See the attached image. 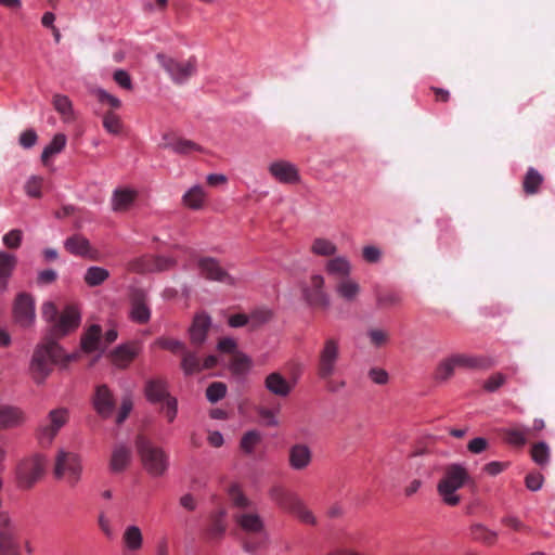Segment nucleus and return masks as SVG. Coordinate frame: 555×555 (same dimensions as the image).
<instances>
[{
	"label": "nucleus",
	"instance_id": "dca6fc26",
	"mask_svg": "<svg viewBox=\"0 0 555 555\" xmlns=\"http://www.w3.org/2000/svg\"><path fill=\"white\" fill-rule=\"evenodd\" d=\"M268 170L280 183L296 184L300 181L298 168L287 160H275L269 165Z\"/></svg>",
	"mask_w": 555,
	"mask_h": 555
},
{
	"label": "nucleus",
	"instance_id": "052dcab7",
	"mask_svg": "<svg viewBox=\"0 0 555 555\" xmlns=\"http://www.w3.org/2000/svg\"><path fill=\"white\" fill-rule=\"evenodd\" d=\"M362 257L369 263H376L380 260L382 251L376 246H365L362 250Z\"/></svg>",
	"mask_w": 555,
	"mask_h": 555
},
{
	"label": "nucleus",
	"instance_id": "a18cd8bd",
	"mask_svg": "<svg viewBox=\"0 0 555 555\" xmlns=\"http://www.w3.org/2000/svg\"><path fill=\"white\" fill-rule=\"evenodd\" d=\"M366 335L371 345L376 348L387 345L390 338L388 331L378 327L370 328Z\"/></svg>",
	"mask_w": 555,
	"mask_h": 555
},
{
	"label": "nucleus",
	"instance_id": "a878e982",
	"mask_svg": "<svg viewBox=\"0 0 555 555\" xmlns=\"http://www.w3.org/2000/svg\"><path fill=\"white\" fill-rule=\"evenodd\" d=\"M137 192L130 189H116L112 196V209L115 212H125L130 209L137 198Z\"/></svg>",
	"mask_w": 555,
	"mask_h": 555
},
{
	"label": "nucleus",
	"instance_id": "8fccbe9b",
	"mask_svg": "<svg viewBox=\"0 0 555 555\" xmlns=\"http://www.w3.org/2000/svg\"><path fill=\"white\" fill-rule=\"evenodd\" d=\"M224 515L225 513L223 511H220L218 514L214 515L211 519V524L209 527V534L211 538H220L225 531V524H224Z\"/></svg>",
	"mask_w": 555,
	"mask_h": 555
},
{
	"label": "nucleus",
	"instance_id": "423d86ee",
	"mask_svg": "<svg viewBox=\"0 0 555 555\" xmlns=\"http://www.w3.org/2000/svg\"><path fill=\"white\" fill-rule=\"evenodd\" d=\"M82 462L78 453L59 450L53 466V476L57 480H64L69 487H76L81 480Z\"/></svg>",
	"mask_w": 555,
	"mask_h": 555
},
{
	"label": "nucleus",
	"instance_id": "864d4df0",
	"mask_svg": "<svg viewBox=\"0 0 555 555\" xmlns=\"http://www.w3.org/2000/svg\"><path fill=\"white\" fill-rule=\"evenodd\" d=\"M472 537L475 540L485 542V543H492L494 542L496 538V533L493 531L488 530L481 525H476L472 528Z\"/></svg>",
	"mask_w": 555,
	"mask_h": 555
},
{
	"label": "nucleus",
	"instance_id": "3c124183",
	"mask_svg": "<svg viewBox=\"0 0 555 555\" xmlns=\"http://www.w3.org/2000/svg\"><path fill=\"white\" fill-rule=\"evenodd\" d=\"M160 412L165 415L168 423H172L178 415V400L175 397L167 398L162 402Z\"/></svg>",
	"mask_w": 555,
	"mask_h": 555
},
{
	"label": "nucleus",
	"instance_id": "5701e85b",
	"mask_svg": "<svg viewBox=\"0 0 555 555\" xmlns=\"http://www.w3.org/2000/svg\"><path fill=\"white\" fill-rule=\"evenodd\" d=\"M145 396L152 403H162L172 397L168 392L167 383L160 378L149 379L145 384Z\"/></svg>",
	"mask_w": 555,
	"mask_h": 555
},
{
	"label": "nucleus",
	"instance_id": "c9c22d12",
	"mask_svg": "<svg viewBox=\"0 0 555 555\" xmlns=\"http://www.w3.org/2000/svg\"><path fill=\"white\" fill-rule=\"evenodd\" d=\"M108 278L109 272L101 267H90L85 273V282L91 287L103 284Z\"/></svg>",
	"mask_w": 555,
	"mask_h": 555
},
{
	"label": "nucleus",
	"instance_id": "2eb2a0df",
	"mask_svg": "<svg viewBox=\"0 0 555 555\" xmlns=\"http://www.w3.org/2000/svg\"><path fill=\"white\" fill-rule=\"evenodd\" d=\"M130 319L139 324H146L151 319V308L147 295L142 289H135L130 298Z\"/></svg>",
	"mask_w": 555,
	"mask_h": 555
},
{
	"label": "nucleus",
	"instance_id": "39448f33",
	"mask_svg": "<svg viewBox=\"0 0 555 555\" xmlns=\"http://www.w3.org/2000/svg\"><path fill=\"white\" fill-rule=\"evenodd\" d=\"M138 453L144 469L154 477L163 476L169 467V457L164 449L153 444L144 436L135 440Z\"/></svg>",
	"mask_w": 555,
	"mask_h": 555
},
{
	"label": "nucleus",
	"instance_id": "7ed1b4c3",
	"mask_svg": "<svg viewBox=\"0 0 555 555\" xmlns=\"http://www.w3.org/2000/svg\"><path fill=\"white\" fill-rule=\"evenodd\" d=\"M269 498L278 505V507L286 513L292 514L300 522L310 526L317 525V518L314 514L311 509L308 508L306 503L297 493L287 490L281 485H274L269 490Z\"/></svg>",
	"mask_w": 555,
	"mask_h": 555
},
{
	"label": "nucleus",
	"instance_id": "9b49d317",
	"mask_svg": "<svg viewBox=\"0 0 555 555\" xmlns=\"http://www.w3.org/2000/svg\"><path fill=\"white\" fill-rule=\"evenodd\" d=\"M325 280L320 274H313L309 284L302 288L306 301L313 308L327 310L331 306L330 295L325 292Z\"/></svg>",
	"mask_w": 555,
	"mask_h": 555
},
{
	"label": "nucleus",
	"instance_id": "4be33fe9",
	"mask_svg": "<svg viewBox=\"0 0 555 555\" xmlns=\"http://www.w3.org/2000/svg\"><path fill=\"white\" fill-rule=\"evenodd\" d=\"M264 387L272 395L284 398L292 392L294 385L283 377L281 373L272 372L266 377Z\"/></svg>",
	"mask_w": 555,
	"mask_h": 555
},
{
	"label": "nucleus",
	"instance_id": "393cba45",
	"mask_svg": "<svg viewBox=\"0 0 555 555\" xmlns=\"http://www.w3.org/2000/svg\"><path fill=\"white\" fill-rule=\"evenodd\" d=\"M334 289L336 295L346 302L356 301L361 292L360 284L350 278L339 279Z\"/></svg>",
	"mask_w": 555,
	"mask_h": 555
},
{
	"label": "nucleus",
	"instance_id": "bb28decb",
	"mask_svg": "<svg viewBox=\"0 0 555 555\" xmlns=\"http://www.w3.org/2000/svg\"><path fill=\"white\" fill-rule=\"evenodd\" d=\"M139 346L135 343H128L117 347L112 353V362L119 366L126 367L138 354Z\"/></svg>",
	"mask_w": 555,
	"mask_h": 555
},
{
	"label": "nucleus",
	"instance_id": "f03ea898",
	"mask_svg": "<svg viewBox=\"0 0 555 555\" xmlns=\"http://www.w3.org/2000/svg\"><path fill=\"white\" fill-rule=\"evenodd\" d=\"M340 359V341L336 337H327L321 345L317 357V375L325 383V387L331 392H336L345 387L344 382H335L334 375L338 370Z\"/></svg>",
	"mask_w": 555,
	"mask_h": 555
},
{
	"label": "nucleus",
	"instance_id": "e433bc0d",
	"mask_svg": "<svg viewBox=\"0 0 555 555\" xmlns=\"http://www.w3.org/2000/svg\"><path fill=\"white\" fill-rule=\"evenodd\" d=\"M248 315L250 320L249 330L256 331L272 319L273 312L268 308H257Z\"/></svg>",
	"mask_w": 555,
	"mask_h": 555
},
{
	"label": "nucleus",
	"instance_id": "13d9d810",
	"mask_svg": "<svg viewBox=\"0 0 555 555\" xmlns=\"http://www.w3.org/2000/svg\"><path fill=\"white\" fill-rule=\"evenodd\" d=\"M525 482H526V487L530 491L535 492L542 488L543 482H544V477L540 473H530L526 476Z\"/></svg>",
	"mask_w": 555,
	"mask_h": 555
},
{
	"label": "nucleus",
	"instance_id": "774afa93",
	"mask_svg": "<svg viewBox=\"0 0 555 555\" xmlns=\"http://www.w3.org/2000/svg\"><path fill=\"white\" fill-rule=\"evenodd\" d=\"M505 382V376L501 373H496L489 377L485 383L486 390L493 392L499 389Z\"/></svg>",
	"mask_w": 555,
	"mask_h": 555
},
{
	"label": "nucleus",
	"instance_id": "4c0bfd02",
	"mask_svg": "<svg viewBox=\"0 0 555 555\" xmlns=\"http://www.w3.org/2000/svg\"><path fill=\"white\" fill-rule=\"evenodd\" d=\"M437 491L447 505H451V466L443 468V477L437 485Z\"/></svg>",
	"mask_w": 555,
	"mask_h": 555
},
{
	"label": "nucleus",
	"instance_id": "1a4fd4ad",
	"mask_svg": "<svg viewBox=\"0 0 555 555\" xmlns=\"http://www.w3.org/2000/svg\"><path fill=\"white\" fill-rule=\"evenodd\" d=\"M176 258L164 255H144L128 263V270L134 273L165 272L176 268Z\"/></svg>",
	"mask_w": 555,
	"mask_h": 555
},
{
	"label": "nucleus",
	"instance_id": "79ce46f5",
	"mask_svg": "<svg viewBox=\"0 0 555 555\" xmlns=\"http://www.w3.org/2000/svg\"><path fill=\"white\" fill-rule=\"evenodd\" d=\"M543 181L542 176L533 168H529L524 180V190L527 194H534L538 192Z\"/></svg>",
	"mask_w": 555,
	"mask_h": 555
},
{
	"label": "nucleus",
	"instance_id": "37998d69",
	"mask_svg": "<svg viewBox=\"0 0 555 555\" xmlns=\"http://www.w3.org/2000/svg\"><path fill=\"white\" fill-rule=\"evenodd\" d=\"M16 257L7 251H0V280H5L11 275L12 270L16 266Z\"/></svg>",
	"mask_w": 555,
	"mask_h": 555
},
{
	"label": "nucleus",
	"instance_id": "680f3d73",
	"mask_svg": "<svg viewBox=\"0 0 555 555\" xmlns=\"http://www.w3.org/2000/svg\"><path fill=\"white\" fill-rule=\"evenodd\" d=\"M38 135L35 130L27 129L20 135V144L24 149L33 147L37 142Z\"/></svg>",
	"mask_w": 555,
	"mask_h": 555
},
{
	"label": "nucleus",
	"instance_id": "49530a36",
	"mask_svg": "<svg viewBox=\"0 0 555 555\" xmlns=\"http://www.w3.org/2000/svg\"><path fill=\"white\" fill-rule=\"evenodd\" d=\"M261 441V434L258 430H249L241 439V448L245 453H253L256 446Z\"/></svg>",
	"mask_w": 555,
	"mask_h": 555
},
{
	"label": "nucleus",
	"instance_id": "9d476101",
	"mask_svg": "<svg viewBox=\"0 0 555 555\" xmlns=\"http://www.w3.org/2000/svg\"><path fill=\"white\" fill-rule=\"evenodd\" d=\"M46 472V460L40 455L23 461L17 467V481L24 489L31 488Z\"/></svg>",
	"mask_w": 555,
	"mask_h": 555
},
{
	"label": "nucleus",
	"instance_id": "a211bd4d",
	"mask_svg": "<svg viewBox=\"0 0 555 555\" xmlns=\"http://www.w3.org/2000/svg\"><path fill=\"white\" fill-rule=\"evenodd\" d=\"M92 403L94 410L101 417L107 418L112 415L115 408V401L113 393L106 385H100L95 388Z\"/></svg>",
	"mask_w": 555,
	"mask_h": 555
},
{
	"label": "nucleus",
	"instance_id": "ea45409f",
	"mask_svg": "<svg viewBox=\"0 0 555 555\" xmlns=\"http://www.w3.org/2000/svg\"><path fill=\"white\" fill-rule=\"evenodd\" d=\"M66 145V135L63 133H57L53 137L52 141L44 147L41 159L43 163L53 156L54 154L60 153Z\"/></svg>",
	"mask_w": 555,
	"mask_h": 555
},
{
	"label": "nucleus",
	"instance_id": "c756f323",
	"mask_svg": "<svg viewBox=\"0 0 555 555\" xmlns=\"http://www.w3.org/2000/svg\"><path fill=\"white\" fill-rule=\"evenodd\" d=\"M325 270L330 275L336 276L338 280L346 279L351 273V264L346 257L338 256L326 262Z\"/></svg>",
	"mask_w": 555,
	"mask_h": 555
},
{
	"label": "nucleus",
	"instance_id": "0e129e2a",
	"mask_svg": "<svg viewBox=\"0 0 555 555\" xmlns=\"http://www.w3.org/2000/svg\"><path fill=\"white\" fill-rule=\"evenodd\" d=\"M451 375V359H444L436 370L435 378L443 382Z\"/></svg>",
	"mask_w": 555,
	"mask_h": 555
},
{
	"label": "nucleus",
	"instance_id": "69168bd1",
	"mask_svg": "<svg viewBox=\"0 0 555 555\" xmlns=\"http://www.w3.org/2000/svg\"><path fill=\"white\" fill-rule=\"evenodd\" d=\"M257 413L268 426H276L278 425L274 410H271V409H268L264 406H259V408H257Z\"/></svg>",
	"mask_w": 555,
	"mask_h": 555
},
{
	"label": "nucleus",
	"instance_id": "473e14b6",
	"mask_svg": "<svg viewBox=\"0 0 555 555\" xmlns=\"http://www.w3.org/2000/svg\"><path fill=\"white\" fill-rule=\"evenodd\" d=\"M52 104L64 121H70L74 119L73 103L68 96L55 94L53 96Z\"/></svg>",
	"mask_w": 555,
	"mask_h": 555
},
{
	"label": "nucleus",
	"instance_id": "4d7b16f0",
	"mask_svg": "<svg viewBox=\"0 0 555 555\" xmlns=\"http://www.w3.org/2000/svg\"><path fill=\"white\" fill-rule=\"evenodd\" d=\"M42 185H43L42 178L31 177L25 185L26 193L31 197H40Z\"/></svg>",
	"mask_w": 555,
	"mask_h": 555
},
{
	"label": "nucleus",
	"instance_id": "0eeeda50",
	"mask_svg": "<svg viewBox=\"0 0 555 555\" xmlns=\"http://www.w3.org/2000/svg\"><path fill=\"white\" fill-rule=\"evenodd\" d=\"M156 60L176 85L185 83L196 73L197 64L194 57L179 61L168 54L157 53Z\"/></svg>",
	"mask_w": 555,
	"mask_h": 555
},
{
	"label": "nucleus",
	"instance_id": "6e6552de",
	"mask_svg": "<svg viewBox=\"0 0 555 555\" xmlns=\"http://www.w3.org/2000/svg\"><path fill=\"white\" fill-rule=\"evenodd\" d=\"M68 421V409L56 408L51 410L37 429V437L40 443L50 444Z\"/></svg>",
	"mask_w": 555,
	"mask_h": 555
},
{
	"label": "nucleus",
	"instance_id": "cd10ccee",
	"mask_svg": "<svg viewBox=\"0 0 555 555\" xmlns=\"http://www.w3.org/2000/svg\"><path fill=\"white\" fill-rule=\"evenodd\" d=\"M121 541L125 551L139 552L143 547V533L139 526L130 525L122 532Z\"/></svg>",
	"mask_w": 555,
	"mask_h": 555
},
{
	"label": "nucleus",
	"instance_id": "bf43d9fd",
	"mask_svg": "<svg viewBox=\"0 0 555 555\" xmlns=\"http://www.w3.org/2000/svg\"><path fill=\"white\" fill-rule=\"evenodd\" d=\"M231 365L235 373H243L249 367V359L245 354L234 353Z\"/></svg>",
	"mask_w": 555,
	"mask_h": 555
},
{
	"label": "nucleus",
	"instance_id": "e2e57ef3",
	"mask_svg": "<svg viewBox=\"0 0 555 555\" xmlns=\"http://www.w3.org/2000/svg\"><path fill=\"white\" fill-rule=\"evenodd\" d=\"M468 476L465 469L459 465H453V492L462 487Z\"/></svg>",
	"mask_w": 555,
	"mask_h": 555
},
{
	"label": "nucleus",
	"instance_id": "2f4dec72",
	"mask_svg": "<svg viewBox=\"0 0 555 555\" xmlns=\"http://www.w3.org/2000/svg\"><path fill=\"white\" fill-rule=\"evenodd\" d=\"M530 428L524 425H515L504 429L506 441L516 447H521L527 442L528 434Z\"/></svg>",
	"mask_w": 555,
	"mask_h": 555
},
{
	"label": "nucleus",
	"instance_id": "f8f14e48",
	"mask_svg": "<svg viewBox=\"0 0 555 555\" xmlns=\"http://www.w3.org/2000/svg\"><path fill=\"white\" fill-rule=\"evenodd\" d=\"M158 147L163 150H169L181 156H189L195 152H205V149L202 145L192 140L182 138L175 132L163 133Z\"/></svg>",
	"mask_w": 555,
	"mask_h": 555
},
{
	"label": "nucleus",
	"instance_id": "58836bf2",
	"mask_svg": "<svg viewBox=\"0 0 555 555\" xmlns=\"http://www.w3.org/2000/svg\"><path fill=\"white\" fill-rule=\"evenodd\" d=\"M205 199V192L202 186L195 185L183 195V203L192 209L202 207Z\"/></svg>",
	"mask_w": 555,
	"mask_h": 555
},
{
	"label": "nucleus",
	"instance_id": "338daca9",
	"mask_svg": "<svg viewBox=\"0 0 555 555\" xmlns=\"http://www.w3.org/2000/svg\"><path fill=\"white\" fill-rule=\"evenodd\" d=\"M133 406L132 400L130 397H125L121 401L120 410L118 412L116 423L121 424L128 417Z\"/></svg>",
	"mask_w": 555,
	"mask_h": 555
},
{
	"label": "nucleus",
	"instance_id": "b1692460",
	"mask_svg": "<svg viewBox=\"0 0 555 555\" xmlns=\"http://www.w3.org/2000/svg\"><path fill=\"white\" fill-rule=\"evenodd\" d=\"M132 457L131 449L120 444L116 446L113 449L111 460H109V469L114 474H118L124 472L130 464Z\"/></svg>",
	"mask_w": 555,
	"mask_h": 555
},
{
	"label": "nucleus",
	"instance_id": "f257e3e1",
	"mask_svg": "<svg viewBox=\"0 0 555 555\" xmlns=\"http://www.w3.org/2000/svg\"><path fill=\"white\" fill-rule=\"evenodd\" d=\"M41 313L49 330L44 341L34 351L30 363V373L37 384L46 380L54 364L68 360L56 340L75 331L80 324V312L75 305H67L60 312L52 301H47L42 305Z\"/></svg>",
	"mask_w": 555,
	"mask_h": 555
},
{
	"label": "nucleus",
	"instance_id": "5fc2aeb1",
	"mask_svg": "<svg viewBox=\"0 0 555 555\" xmlns=\"http://www.w3.org/2000/svg\"><path fill=\"white\" fill-rule=\"evenodd\" d=\"M23 232L18 229H13L3 235L2 242L8 248L16 249L21 246Z\"/></svg>",
	"mask_w": 555,
	"mask_h": 555
},
{
	"label": "nucleus",
	"instance_id": "6ab92c4d",
	"mask_svg": "<svg viewBox=\"0 0 555 555\" xmlns=\"http://www.w3.org/2000/svg\"><path fill=\"white\" fill-rule=\"evenodd\" d=\"M210 318L205 313H198L194 317L192 325L189 328L190 341L195 347H201L206 340L210 328Z\"/></svg>",
	"mask_w": 555,
	"mask_h": 555
},
{
	"label": "nucleus",
	"instance_id": "20e7f679",
	"mask_svg": "<svg viewBox=\"0 0 555 555\" xmlns=\"http://www.w3.org/2000/svg\"><path fill=\"white\" fill-rule=\"evenodd\" d=\"M229 496L234 507L238 511L234 514V519L240 528L248 534H259L263 532V521L261 517L253 509V503L242 493L237 486H231Z\"/></svg>",
	"mask_w": 555,
	"mask_h": 555
},
{
	"label": "nucleus",
	"instance_id": "a19ab883",
	"mask_svg": "<svg viewBox=\"0 0 555 555\" xmlns=\"http://www.w3.org/2000/svg\"><path fill=\"white\" fill-rule=\"evenodd\" d=\"M103 127L108 133L118 135L122 131V121L117 114L109 109L103 115Z\"/></svg>",
	"mask_w": 555,
	"mask_h": 555
},
{
	"label": "nucleus",
	"instance_id": "de8ad7c7",
	"mask_svg": "<svg viewBox=\"0 0 555 555\" xmlns=\"http://www.w3.org/2000/svg\"><path fill=\"white\" fill-rule=\"evenodd\" d=\"M531 455L538 465L543 466L550 461V449L545 442H539L532 447Z\"/></svg>",
	"mask_w": 555,
	"mask_h": 555
},
{
	"label": "nucleus",
	"instance_id": "7c9ffc66",
	"mask_svg": "<svg viewBox=\"0 0 555 555\" xmlns=\"http://www.w3.org/2000/svg\"><path fill=\"white\" fill-rule=\"evenodd\" d=\"M65 249L76 256H87L90 251L89 241L80 235L74 234L64 242Z\"/></svg>",
	"mask_w": 555,
	"mask_h": 555
},
{
	"label": "nucleus",
	"instance_id": "603ef678",
	"mask_svg": "<svg viewBox=\"0 0 555 555\" xmlns=\"http://www.w3.org/2000/svg\"><path fill=\"white\" fill-rule=\"evenodd\" d=\"M156 344L160 348L169 350L173 353H183L184 350L186 349L185 345L182 341L173 338L163 337L157 339Z\"/></svg>",
	"mask_w": 555,
	"mask_h": 555
},
{
	"label": "nucleus",
	"instance_id": "aec40b11",
	"mask_svg": "<svg viewBox=\"0 0 555 555\" xmlns=\"http://www.w3.org/2000/svg\"><path fill=\"white\" fill-rule=\"evenodd\" d=\"M312 462V452L305 443H296L289 448L288 464L295 470L306 469Z\"/></svg>",
	"mask_w": 555,
	"mask_h": 555
},
{
	"label": "nucleus",
	"instance_id": "72a5a7b5",
	"mask_svg": "<svg viewBox=\"0 0 555 555\" xmlns=\"http://www.w3.org/2000/svg\"><path fill=\"white\" fill-rule=\"evenodd\" d=\"M181 369L185 375H193L202 371V362L196 352L184 350L182 353Z\"/></svg>",
	"mask_w": 555,
	"mask_h": 555
},
{
	"label": "nucleus",
	"instance_id": "4468645a",
	"mask_svg": "<svg viewBox=\"0 0 555 555\" xmlns=\"http://www.w3.org/2000/svg\"><path fill=\"white\" fill-rule=\"evenodd\" d=\"M198 269L201 274L210 281L234 285L235 280L220 264V262L211 257H203L198 260Z\"/></svg>",
	"mask_w": 555,
	"mask_h": 555
},
{
	"label": "nucleus",
	"instance_id": "412c9836",
	"mask_svg": "<svg viewBox=\"0 0 555 555\" xmlns=\"http://www.w3.org/2000/svg\"><path fill=\"white\" fill-rule=\"evenodd\" d=\"M26 421L24 411L15 405L0 404V429L18 427Z\"/></svg>",
	"mask_w": 555,
	"mask_h": 555
},
{
	"label": "nucleus",
	"instance_id": "c85d7f7f",
	"mask_svg": "<svg viewBox=\"0 0 555 555\" xmlns=\"http://www.w3.org/2000/svg\"><path fill=\"white\" fill-rule=\"evenodd\" d=\"M102 328L93 324L81 337V348L85 352L102 351Z\"/></svg>",
	"mask_w": 555,
	"mask_h": 555
},
{
	"label": "nucleus",
	"instance_id": "f704fd0d",
	"mask_svg": "<svg viewBox=\"0 0 555 555\" xmlns=\"http://www.w3.org/2000/svg\"><path fill=\"white\" fill-rule=\"evenodd\" d=\"M377 307L386 309L398 307L402 304V297L398 292L393 291H377L376 292Z\"/></svg>",
	"mask_w": 555,
	"mask_h": 555
},
{
	"label": "nucleus",
	"instance_id": "ddd939ff",
	"mask_svg": "<svg viewBox=\"0 0 555 555\" xmlns=\"http://www.w3.org/2000/svg\"><path fill=\"white\" fill-rule=\"evenodd\" d=\"M0 555H21L17 531L7 513H0Z\"/></svg>",
	"mask_w": 555,
	"mask_h": 555
},
{
	"label": "nucleus",
	"instance_id": "09e8293b",
	"mask_svg": "<svg viewBox=\"0 0 555 555\" xmlns=\"http://www.w3.org/2000/svg\"><path fill=\"white\" fill-rule=\"evenodd\" d=\"M227 393V386L221 382L211 383L206 389V397L211 403L221 400Z\"/></svg>",
	"mask_w": 555,
	"mask_h": 555
},
{
	"label": "nucleus",
	"instance_id": "c03bdc74",
	"mask_svg": "<svg viewBox=\"0 0 555 555\" xmlns=\"http://www.w3.org/2000/svg\"><path fill=\"white\" fill-rule=\"evenodd\" d=\"M336 250L335 244L326 238H315L311 246V251L319 256H333Z\"/></svg>",
	"mask_w": 555,
	"mask_h": 555
},
{
	"label": "nucleus",
	"instance_id": "6e6d98bb",
	"mask_svg": "<svg viewBox=\"0 0 555 555\" xmlns=\"http://www.w3.org/2000/svg\"><path fill=\"white\" fill-rule=\"evenodd\" d=\"M95 96L100 103L107 104L111 108H119L121 106V102L119 99L107 93L103 89H98L95 91Z\"/></svg>",
	"mask_w": 555,
	"mask_h": 555
},
{
	"label": "nucleus",
	"instance_id": "f3484780",
	"mask_svg": "<svg viewBox=\"0 0 555 555\" xmlns=\"http://www.w3.org/2000/svg\"><path fill=\"white\" fill-rule=\"evenodd\" d=\"M15 321L21 326H28L35 320V301L28 294L22 293L16 297L13 309Z\"/></svg>",
	"mask_w": 555,
	"mask_h": 555
}]
</instances>
